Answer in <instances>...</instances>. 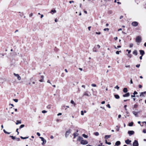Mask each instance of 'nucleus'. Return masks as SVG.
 Returning a JSON list of instances; mask_svg holds the SVG:
<instances>
[{
	"instance_id": "obj_8",
	"label": "nucleus",
	"mask_w": 146,
	"mask_h": 146,
	"mask_svg": "<svg viewBox=\"0 0 146 146\" xmlns=\"http://www.w3.org/2000/svg\"><path fill=\"white\" fill-rule=\"evenodd\" d=\"M14 76H16L17 79L19 80H21V77L18 74H15V73H14Z\"/></svg>"
},
{
	"instance_id": "obj_55",
	"label": "nucleus",
	"mask_w": 146,
	"mask_h": 146,
	"mask_svg": "<svg viewBox=\"0 0 146 146\" xmlns=\"http://www.w3.org/2000/svg\"><path fill=\"white\" fill-rule=\"evenodd\" d=\"M18 129H19L17 128L16 129V131L17 132V135H18L19 133V132L18 131Z\"/></svg>"
},
{
	"instance_id": "obj_43",
	"label": "nucleus",
	"mask_w": 146,
	"mask_h": 146,
	"mask_svg": "<svg viewBox=\"0 0 146 146\" xmlns=\"http://www.w3.org/2000/svg\"><path fill=\"white\" fill-rule=\"evenodd\" d=\"M127 106V105H125L124 106V108H125V110H126V111H127V109L126 108V107Z\"/></svg>"
},
{
	"instance_id": "obj_34",
	"label": "nucleus",
	"mask_w": 146,
	"mask_h": 146,
	"mask_svg": "<svg viewBox=\"0 0 146 146\" xmlns=\"http://www.w3.org/2000/svg\"><path fill=\"white\" fill-rule=\"evenodd\" d=\"M93 51L94 52H97V50L95 48H94L93 49Z\"/></svg>"
},
{
	"instance_id": "obj_45",
	"label": "nucleus",
	"mask_w": 146,
	"mask_h": 146,
	"mask_svg": "<svg viewBox=\"0 0 146 146\" xmlns=\"http://www.w3.org/2000/svg\"><path fill=\"white\" fill-rule=\"evenodd\" d=\"M47 82L50 84L52 85L51 83L50 82V80H48L47 81Z\"/></svg>"
},
{
	"instance_id": "obj_59",
	"label": "nucleus",
	"mask_w": 146,
	"mask_h": 146,
	"mask_svg": "<svg viewBox=\"0 0 146 146\" xmlns=\"http://www.w3.org/2000/svg\"><path fill=\"white\" fill-rule=\"evenodd\" d=\"M127 56L129 57L130 58H131V54H129L127 55Z\"/></svg>"
},
{
	"instance_id": "obj_20",
	"label": "nucleus",
	"mask_w": 146,
	"mask_h": 146,
	"mask_svg": "<svg viewBox=\"0 0 146 146\" xmlns=\"http://www.w3.org/2000/svg\"><path fill=\"white\" fill-rule=\"evenodd\" d=\"M21 120H17V122L16 123V124L17 125L19 124H21Z\"/></svg>"
},
{
	"instance_id": "obj_9",
	"label": "nucleus",
	"mask_w": 146,
	"mask_h": 146,
	"mask_svg": "<svg viewBox=\"0 0 146 146\" xmlns=\"http://www.w3.org/2000/svg\"><path fill=\"white\" fill-rule=\"evenodd\" d=\"M138 23L136 21L133 22L131 23V25L134 27H136L138 25Z\"/></svg>"
},
{
	"instance_id": "obj_5",
	"label": "nucleus",
	"mask_w": 146,
	"mask_h": 146,
	"mask_svg": "<svg viewBox=\"0 0 146 146\" xmlns=\"http://www.w3.org/2000/svg\"><path fill=\"white\" fill-rule=\"evenodd\" d=\"M139 113V111H132L133 114L136 117H138V114Z\"/></svg>"
},
{
	"instance_id": "obj_36",
	"label": "nucleus",
	"mask_w": 146,
	"mask_h": 146,
	"mask_svg": "<svg viewBox=\"0 0 146 146\" xmlns=\"http://www.w3.org/2000/svg\"><path fill=\"white\" fill-rule=\"evenodd\" d=\"M104 30L105 31H108L109 30V29L108 28H105L104 29Z\"/></svg>"
},
{
	"instance_id": "obj_28",
	"label": "nucleus",
	"mask_w": 146,
	"mask_h": 146,
	"mask_svg": "<svg viewBox=\"0 0 146 146\" xmlns=\"http://www.w3.org/2000/svg\"><path fill=\"white\" fill-rule=\"evenodd\" d=\"M138 106V105L137 104H135L133 106V109L134 108H137Z\"/></svg>"
},
{
	"instance_id": "obj_16",
	"label": "nucleus",
	"mask_w": 146,
	"mask_h": 146,
	"mask_svg": "<svg viewBox=\"0 0 146 146\" xmlns=\"http://www.w3.org/2000/svg\"><path fill=\"white\" fill-rule=\"evenodd\" d=\"M78 134L77 133H74L73 134L74 138H75L76 136H78Z\"/></svg>"
},
{
	"instance_id": "obj_17",
	"label": "nucleus",
	"mask_w": 146,
	"mask_h": 146,
	"mask_svg": "<svg viewBox=\"0 0 146 146\" xmlns=\"http://www.w3.org/2000/svg\"><path fill=\"white\" fill-rule=\"evenodd\" d=\"M111 135H106L104 137V138L106 139H108L110 138L111 137Z\"/></svg>"
},
{
	"instance_id": "obj_40",
	"label": "nucleus",
	"mask_w": 146,
	"mask_h": 146,
	"mask_svg": "<svg viewBox=\"0 0 146 146\" xmlns=\"http://www.w3.org/2000/svg\"><path fill=\"white\" fill-rule=\"evenodd\" d=\"M13 100L16 102H18V100L17 99H13Z\"/></svg>"
},
{
	"instance_id": "obj_3",
	"label": "nucleus",
	"mask_w": 146,
	"mask_h": 146,
	"mask_svg": "<svg viewBox=\"0 0 146 146\" xmlns=\"http://www.w3.org/2000/svg\"><path fill=\"white\" fill-rule=\"evenodd\" d=\"M80 143L82 145H85L88 143V142L86 140L82 139Z\"/></svg>"
},
{
	"instance_id": "obj_37",
	"label": "nucleus",
	"mask_w": 146,
	"mask_h": 146,
	"mask_svg": "<svg viewBox=\"0 0 146 146\" xmlns=\"http://www.w3.org/2000/svg\"><path fill=\"white\" fill-rule=\"evenodd\" d=\"M121 51H117L116 52V54H119V52H121Z\"/></svg>"
},
{
	"instance_id": "obj_58",
	"label": "nucleus",
	"mask_w": 146,
	"mask_h": 146,
	"mask_svg": "<svg viewBox=\"0 0 146 146\" xmlns=\"http://www.w3.org/2000/svg\"><path fill=\"white\" fill-rule=\"evenodd\" d=\"M74 1H69V3H74Z\"/></svg>"
},
{
	"instance_id": "obj_27",
	"label": "nucleus",
	"mask_w": 146,
	"mask_h": 146,
	"mask_svg": "<svg viewBox=\"0 0 146 146\" xmlns=\"http://www.w3.org/2000/svg\"><path fill=\"white\" fill-rule=\"evenodd\" d=\"M94 134L96 136H98L99 135L98 132H96L94 133Z\"/></svg>"
},
{
	"instance_id": "obj_26",
	"label": "nucleus",
	"mask_w": 146,
	"mask_h": 146,
	"mask_svg": "<svg viewBox=\"0 0 146 146\" xmlns=\"http://www.w3.org/2000/svg\"><path fill=\"white\" fill-rule=\"evenodd\" d=\"M82 136L85 138H87L88 137V136L85 134H82Z\"/></svg>"
},
{
	"instance_id": "obj_44",
	"label": "nucleus",
	"mask_w": 146,
	"mask_h": 146,
	"mask_svg": "<svg viewBox=\"0 0 146 146\" xmlns=\"http://www.w3.org/2000/svg\"><path fill=\"white\" fill-rule=\"evenodd\" d=\"M47 112V111L45 110H43L42 111V113H46Z\"/></svg>"
},
{
	"instance_id": "obj_1",
	"label": "nucleus",
	"mask_w": 146,
	"mask_h": 146,
	"mask_svg": "<svg viewBox=\"0 0 146 146\" xmlns=\"http://www.w3.org/2000/svg\"><path fill=\"white\" fill-rule=\"evenodd\" d=\"M141 37L139 36H137L135 39L136 42L138 43H139L141 41Z\"/></svg>"
},
{
	"instance_id": "obj_13",
	"label": "nucleus",
	"mask_w": 146,
	"mask_h": 146,
	"mask_svg": "<svg viewBox=\"0 0 146 146\" xmlns=\"http://www.w3.org/2000/svg\"><path fill=\"white\" fill-rule=\"evenodd\" d=\"M129 95H130L129 93L128 92V93H127L123 95V97H128L129 96Z\"/></svg>"
},
{
	"instance_id": "obj_52",
	"label": "nucleus",
	"mask_w": 146,
	"mask_h": 146,
	"mask_svg": "<svg viewBox=\"0 0 146 146\" xmlns=\"http://www.w3.org/2000/svg\"><path fill=\"white\" fill-rule=\"evenodd\" d=\"M140 66V64H137V65L136 66L137 67V68H139V67Z\"/></svg>"
},
{
	"instance_id": "obj_2",
	"label": "nucleus",
	"mask_w": 146,
	"mask_h": 146,
	"mask_svg": "<svg viewBox=\"0 0 146 146\" xmlns=\"http://www.w3.org/2000/svg\"><path fill=\"white\" fill-rule=\"evenodd\" d=\"M83 96H91V94L89 92V91H86L83 94Z\"/></svg>"
},
{
	"instance_id": "obj_50",
	"label": "nucleus",
	"mask_w": 146,
	"mask_h": 146,
	"mask_svg": "<svg viewBox=\"0 0 146 146\" xmlns=\"http://www.w3.org/2000/svg\"><path fill=\"white\" fill-rule=\"evenodd\" d=\"M112 12L111 11H108V13L109 14H111L112 13Z\"/></svg>"
},
{
	"instance_id": "obj_19",
	"label": "nucleus",
	"mask_w": 146,
	"mask_h": 146,
	"mask_svg": "<svg viewBox=\"0 0 146 146\" xmlns=\"http://www.w3.org/2000/svg\"><path fill=\"white\" fill-rule=\"evenodd\" d=\"M133 54L137 55V51L136 50H134L133 52Z\"/></svg>"
},
{
	"instance_id": "obj_39",
	"label": "nucleus",
	"mask_w": 146,
	"mask_h": 146,
	"mask_svg": "<svg viewBox=\"0 0 146 146\" xmlns=\"http://www.w3.org/2000/svg\"><path fill=\"white\" fill-rule=\"evenodd\" d=\"M91 86L94 87H95L96 86V85L95 84H91Z\"/></svg>"
},
{
	"instance_id": "obj_47",
	"label": "nucleus",
	"mask_w": 146,
	"mask_h": 146,
	"mask_svg": "<svg viewBox=\"0 0 146 146\" xmlns=\"http://www.w3.org/2000/svg\"><path fill=\"white\" fill-rule=\"evenodd\" d=\"M46 107L48 109H50V105H48Z\"/></svg>"
},
{
	"instance_id": "obj_7",
	"label": "nucleus",
	"mask_w": 146,
	"mask_h": 146,
	"mask_svg": "<svg viewBox=\"0 0 146 146\" xmlns=\"http://www.w3.org/2000/svg\"><path fill=\"white\" fill-rule=\"evenodd\" d=\"M133 146H138L139 144L138 141L137 140H135L133 144Z\"/></svg>"
},
{
	"instance_id": "obj_46",
	"label": "nucleus",
	"mask_w": 146,
	"mask_h": 146,
	"mask_svg": "<svg viewBox=\"0 0 146 146\" xmlns=\"http://www.w3.org/2000/svg\"><path fill=\"white\" fill-rule=\"evenodd\" d=\"M106 106L108 107L109 108H111V107L109 104H108Z\"/></svg>"
},
{
	"instance_id": "obj_18",
	"label": "nucleus",
	"mask_w": 146,
	"mask_h": 146,
	"mask_svg": "<svg viewBox=\"0 0 146 146\" xmlns=\"http://www.w3.org/2000/svg\"><path fill=\"white\" fill-rule=\"evenodd\" d=\"M41 80H40L39 81L40 82H43V80L44 78V76H41Z\"/></svg>"
},
{
	"instance_id": "obj_35",
	"label": "nucleus",
	"mask_w": 146,
	"mask_h": 146,
	"mask_svg": "<svg viewBox=\"0 0 146 146\" xmlns=\"http://www.w3.org/2000/svg\"><path fill=\"white\" fill-rule=\"evenodd\" d=\"M70 103L72 104H74V105H75V104L74 103V101L73 100L71 101Z\"/></svg>"
},
{
	"instance_id": "obj_61",
	"label": "nucleus",
	"mask_w": 146,
	"mask_h": 146,
	"mask_svg": "<svg viewBox=\"0 0 146 146\" xmlns=\"http://www.w3.org/2000/svg\"><path fill=\"white\" fill-rule=\"evenodd\" d=\"M91 28V26H90V27H89L88 28V30L90 31V29Z\"/></svg>"
},
{
	"instance_id": "obj_12",
	"label": "nucleus",
	"mask_w": 146,
	"mask_h": 146,
	"mask_svg": "<svg viewBox=\"0 0 146 146\" xmlns=\"http://www.w3.org/2000/svg\"><path fill=\"white\" fill-rule=\"evenodd\" d=\"M131 142V141L127 139L125 141V143L127 144H129Z\"/></svg>"
},
{
	"instance_id": "obj_24",
	"label": "nucleus",
	"mask_w": 146,
	"mask_h": 146,
	"mask_svg": "<svg viewBox=\"0 0 146 146\" xmlns=\"http://www.w3.org/2000/svg\"><path fill=\"white\" fill-rule=\"evenodd\" d=\"M133 125V123L131 122L129 123L128 125L129 126H132Z\"/></svg>"
},
{
	"instance_id": "obj_14",
	"label": "nucleus",
	"mask_w": 146,
	"mask_h": 146,
	"mask_svg": "<svg viewBox=\"0 0 146 146\" xmlns=\"http://www.w3.org/2000/svg\"><path fill=\"white\" fill-rule=\"evenodd\" d=\"M140 51V54L142 56H143V55L144 54H145V52H144L143 50H140L139 51Z\"/></svg>"
},
{
	"instance_id": "obj_21",
	"label": "nucleus",
	"mask_w": 146,
	"mask_h": 146,
	"mask_svg": "<svg viewBox=\"0 0 146 146\" xmlns=\"http://www.w3.org/2000/svg\"><path fill=\"white\" fill-rule=\"evenodd\" d=\"M114 97L116 99H119V96L118 95H115Z\"/></svg>"
},
{
	"instance_id": "obj_51",
	"label": "nucleus",
	"mask_w": 146,
	"mask_h": 146,
	"mask_svg": "<svg viewBox=\"0 0 146 146\" xmlns=\"http://www.w3.org/2000/svg\"><path fill=\"white\" fill-rule=\"evenodd\" d=\"M143 132L144 133H146V129H143Z\"/></svg>"
},
{
	"instance_id": "obj_25",
	"label": "nucleus",
	"mask_w": 146,
	"mask_h": 146,
	"mask_svg": "<svg viewBox=\"0 0 146 146\" xmlns=\"http://www.w3.org/2000/svg\"><path fill=\"white\" fill-rule=\"evenodd\" d=\"M56 12V11L55 10H52L51 11V12H50V13H55Z\"/></svg>"
},
{
	"instance_id": "obj_38",
	"label": "nucleus",
	"mask_w": 146,
	"mask_h": 146,
	"mask_svg": "<svg viewBox=\"0 0 146 146\" xmlns=\"http://www.w3.org/2000/svg\"><path fill=\"white\" fill-rule=\"evenodd\" d=\"M138 94L137 92L136 91H135L133 93V94L134 95H136V94Z\"/></svg>"
},
{
	"instance_id": "obj_33",
	"label": "nucleus",
	"mask_w": 146,
	"mask_h": 146,
	"mask_svg": "<svg viewBox=\"0 0 146 146\" xmlns=\"http://www.w3.org/2000/svg\"><path fill=\"white\" fill-rule=\"evenodd\" d=\"M10 137L12 138L13 139H15V137H14L13 136H10Z\"/></svg>"
},
{
	"instance_id": "obj_60",
	"label": "nucleus",
	"mask_w": 146,
	"mask_h": 146,
	"mask_svg": "<svg viewBox=\"0 0 146 146\" xmlns=\"http://www.w3.org/2000/svg\"><path fill=\"white\" fill-rule=\"evenodd\" d=\"M139 88H141L142 87V85H140H140H139Z\"/></svg>"
},
{
	"instance_id": "obj_62",
	"label": "nucleus",
	"mask_w": 146,
	"mask_h": 146,
	"mask_svg": "<svg viewBox=\"0 0 146 146\" xmlns=\"http://www.w3.org/2000/svg\"><path fill=\"white\" fill-rule=\"evenodd\" d=\"M62 114L61 113H59L57 115L58 116L60 115H62Z\"/></svg>"
},
{
	"instance_id": "obj_41",
	"label": "nucleus",
	"mask_w": 146,
	"mask_h": 146,
	"mask_svg": "<svg viewBox=\"0 0 146 146\" xmlns=\"http://www.w3.org/2000/svg\"><path fill=\"white\" fill-rule=\"evenodd\" d=\"M115 88L117 89L118 90L119 88V87L118 86H116L115 87Z\"/></svg>"
},
{
	"instance_id": "obj_57",
	"label": "nucleus",
	"mask_w": 146,
	"mask_h": 146,
	"mask_svg": "<svg viewBox=\"0 0 146 146\" xmlns=\"http://www.w3.org/2000/svg\"><path fill=\"white\" fill-rule=\"evenodd\" d=\"M15 139H16V140L17 141H19L20 140V139L19 138H15Z\"/></svg>"
},
{
	"instance_id": "obj_4",
	"label": "nucleus",
	"mask_w": 146,
	"mask_h": 146,
	"mask_svg": "<svg viewBox=\"0 0 146 146\" xmlns=\"http://www.w3.org/2000/svg\"><path fill=\"white\" fill-rule=\"evenodd\" d=\"M41 139V140L42 141V144L43 145L44 144L46 143V141L45 139L44 138L42 137H39Z\"/></svg>"
},
{
	"instance_id": "obj_53",
	"label": "nucleus",
	"mask_w": 146,
	"mask_h": 146,
	"mask_svg": "<svg viewBox=\"0 0 146 146\" xmlns=\"http://www.w3.org/2000/svg\"><path fill=\"white\" fill-rule=\"evenodd\" d=\"M96 33L97 35H100L101 34V33L100 32H96Z\"/></svg>"
},
{
	"instance_id": "obj_23",
	"label": "nucleus",
	"mask_w": 146,
	"mask_h": 146,
	"mask_svg": "<svg viewBox=\"0 0 146 146\" xmlns=\"http://www.w3.org/2000/svg\"><path fill=\"white\" fill-rule=\"evenodd\" d=\"M83 139V138L82 137H81L80 136H79L78 137V138L77 139V140L78 141H81L82 140V139Z\"/></svg>"
},
{
	"instance_id": "obj_56",
	"label": "nucleus",
	"mask_w": 146,
	"mask_h": 146,
	"mask_svg": "<svg viewBox=\"0 0 146 146\" xmlns=\"http://www.w3.org/2000/svg\"><path fill=\"white\" fill-rule=\"evenodd\" d=\"M29 17H31L33 15V14L32 13H31L30 15H29Z\"/></svg>"
},
{
	"instance_id": "obj_30",
	"label": "nucleus",
	"mask_w": 146,
	"mask_h": 146,
	"mask_svg": "<svg viewBox=\"0 0 146 146\" xmlns=\"http://www.w3.org/2000/svg\"><path fill=\"white\" fill-rule=\"evenodd\" d=\"M22 139H27L29 138V137H23L22 136H21L20 137Z\"/></svg>"
},
{
	"instance_id": "obj_49",
	"label": "nucleus",
	"mask_w": 146,
	"mask_h": 146,
	"mask_svg": "<svg viewBox=\"0 0 146 146\" xmlns=\"http://www.w3.org/2000/svg\"><path fill=\"white\" fill-rule=\"evenodd\" d=\"M36 134L38 136H40V134L38 132H37L36 133Z\"/></svg>"
},
{
	"instance_id": "obj_31",
	"label": "nucleus",
	"mask_w": 146,
	"mask_h": 146,
	"mask_svg": "<svg viewBox=\"0 0 146 146\" xmlns=\"http://www.w3.org/2000/svg\"><path fill=\"white\" fill-rule=\"evenodd\" d=\"M114 47L115 48L117 49V48H120L121 47V46H118L116 47L115 46H114Z\"/></svg>"
},
{
	"instance_id": "obj_54",
	"label": "nucleus",
	"mask_w": 146,
	"mask_h": 146,
	"mask_svg": "<svg viewBox=\"0 0 146 146\" xmlns=\"http://www.w3.org/2000/svg\"><path fill=\"white\" fill-rule=\"evenodd\" d=\"M81 115H84V112L82 111H81Z\"/></svg>"
},
{
	"instance_id": "obj_42",
	"label": "nucleus",
	"mask_w": 146,
	"mask_h": 146,
	"mask_svg": "<svg viewBox=\"0 0 146 146\" xmlns=\"http://www.w3.org/2000/svg\"><path fill=\"white\" fill-rule=\"evenodd\" d=\"M133 44L132 43H131L129 44V47L130 48H131L133 47Z\"/></svg>"
},
{
	"instance_id": "obj_48",
	"label": "nucleus",
	"mask_w": 146,
	"mask_h": 146,
	"mask_svg": "<svg viewBox=\"0 0 146 146\" xmlns=\"http://www.w3.org/2000/svg\"><path fill=\"white\" fill-rule=\"evenodd\" d=\"M126 51H128V53L129 54L131 52V50H127Z\"/></svg>"
},
{
	"instance_id": "obj_11",
	"label": "nucleus",
	"mask_w": 146,
	"mask_h": 146,
	"mask_svg": "<svg viewBox=\"0 0 146 146\" xmlns=\"http://www.w3.org/2000/svg\"><path fill=\"white\" fill-rule=\"evenodd\" d=\"M70 133V130L67 131L66 132L65 134V136L66 137H67L69 135Z\"/></svg>"
},
{
	"instance_id": "obj_63",
	"label": "nucleus",
	"mask_w": 146,
	"mask_h": 146,
	"mask_svg": "<svg viewBox=\"0 0 146 146\" xmlns=\"http://www.w3.org/2000/svg\"><path fill=\"white\" fill-rule=\"evenodd\" d=\"M82 87H83V88H85L86 86L84 85H82Z\"/></svg>"
},
{
	"instance_id": "obj_10",
	"label": "nucleus",
	"mask_w": 146,
	"mask_h": 146,
	"mask_svg": "<svg viewBox=\"0 0 146 146\" xmlns=\"http://www.w3.org/2000/svg\"><path fill=\"white\" fill-rule=\"evenodd\" d=\"M128 133L129 136H131L134 134V132L133 131H128Z\"/></svg>"
},
{
	"instance_id": "obj_29",
	"label": "nucleus",
	"mask_w": 146,
	"mask_h": 146,
	"mask_svg": "<svg viewBox=\"0 0 146 146\" xmlns=\"http://www.w3.org/2000/svg\"><path fill=\"white\" fill-rule=\"evenodd\" d=\"M4 132L6 134H9L10 133V132H8L6 131L5 129H3V130Z\"/></svg>"
},
{
	"instance_id": "obj_32",
	"label": "nucleus",
	"mask_w": 146,
	"mask_h": 146,
	"mask_svg": "<svg viewBox=\"0 0 146 146\" xmlns=\"http://www.w3.org/2000/svg\"><path fill=\"white\" fill-rule=\"evenodd\" d=\"M25 126L24 125L22 124L21 125V126L19 127V129H21L23 127Z\"/></svg>"
},
{
	"instance_id": "obj_15",
	"label": "nucleus",
	"mask_w": 146,
	"mask_h": 146,
	"mask_svg": "<svg viewBox=\"0 0 146 146\" xmlns=\"http://www.w3.org/2000/svg\"><path fill=\"white\" fill-rule=\"evenodd\" d=\"M121 144L120 142L119 141H116L115 143V145L116 146H118L119 145Z\"/></svg>"
},
{
	"instance_id": "obj_64",
	"label": "nucleus",
	"mask_w": 146,
	"mask_h": 146,
	"mask_svg": "<svg viewBox=\"0 0 146 146\" xmlns=\"http://www.w3.org/2000/svg\"><path fill=\"white\" fill-rule=\"evenodd\" d=\"M119 127H118L117 129H116V131H119Z\"/></svg>"
},
{
	"instance_id": "obj_6",
	"label": "nucleus",
	"mask_w": 146,
	"mask_h": 146,
	"mask_svg": "<svg viewBox=\"0 0 146 146\" xmlns=\"http://www.w3.org/2000/svg\"><path fill=\"white\" fill-rule=\"evenodd\" d=\"M140 95L139 96L140 97H145V94H146V92H140L139 93Z\"/></svg>"
},
{
	"instance_id": "obj_22",
	"label": "nucleus",
	"mask_w": 146,
	"mask_h": 146,
	"mask_svg": "<svg viewBox=\"0 0 146 146\" xmlns=\"http://www.w3.org/2000/svg\"><path fill=\"white\" fill-rule=\"evenodd\" d=\"M123 92L125 93H126L127 92V88H124L123 90Z\"/></svg>"
}]
</instances>
